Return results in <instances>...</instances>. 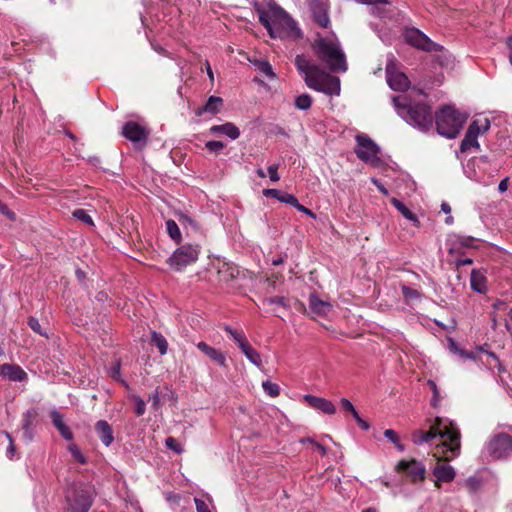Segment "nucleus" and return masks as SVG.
<instances>
[{
	"label": "nucleus",
	"instance_id": "1",
	"mask_svg": "<svg viewBox=\"0 0 512 512\" xmlns=\"http://www.w3.org/2000/svg\"><path fill=\"white\" fill-rule=\"evenodd\" d=\"M436 437H440L444 439V441L436 446L433 457L454 460L460 455L461 434L459 429L452 422L446 423L445 420L437 417L435 423L428 431L415 430L411 434V439L416 445L429 442Z\"/></svg>",
	"mask_w": 512,
	"mask_h": 512
},
{
	"label": "nucleus",
	"instance_id": "2",
	"mask_svg": "<svg viewBox=\"0 0 512 512\" xmlns=\"http://www.w3.org/2000/svg\"><path fill=\"white\" fill-rule=\"evenodd\" d=\"M295 66L300 73L304 74V81L309 88L329 96L340 94V79L337 76L325 73L307 56L297 55Z\"/></svg>",
	"mask_w": 512,
	"mask_h": 512
},
{
	"label": "nucleus",
	"instance_id": "3",
	"mask_svg": "<svg viewBox=\"0 0 512 512\" xmlns=\"http://www.w3.org/2000/svg\"><path fill=\"white\" fill-rule=\"evenodd\" d=\"M259 21L271 38L297 41L303 37L297 22L279 6H271L269 12L260 11Z\"/></svg>",
	"mask_w": 512,
	"mask_h": 512
},
{
	"label": "nucleus",
	"instance_id": "4",
	"mask_svg": "<svg viewBox=\"0 0 512 512\" xmlns=\"http://www.w3.org/2000/svg\"><path fill=\"white\" fill-rule=\"evenodd\" d=\"M394 106L398 115L408 124L422 132L428 131L433 125L431 108L422 102H414L410 94L393 96Z\"/></svg>",
	"mask_w": 512,
	"mask_h": 512
},
{
	"label": "nucleus",
	"instance_id": "5",
	"mask_svg": "<svg viewBox=\"0 0 512 512\" xmlns=\"http://www.w3.org/2000/svg\"><path fill=\"white\" fill-rule=\"evenodd\" d=\"M312 49L329 70L333 72L347 70L346 56L334 36L318 37L312 44Z\"/></svg>",
	"mask_w": 512,
	"mask_h": 512
},
{
	"label": "nucleus",
	"instance_id": "6",
	"mask_svg": "<svg viewBox=\"0 0 512 512\" xmlns=\"http://www.w3.org/2000/svg\"><path fill=\"white\" fill-rule=\"evenodd\" d=\"M466 120L467 114L449 105L443 106L435 114L437 132L449 139L455 138L459 134Z\"/></svg>",
	"mask_w": 512,
	"mask_h": 512
},
{
	"label": "nucleus",
	"instance_id": "7",
	"mask_svg": "<svg viewBox=\"0 0 512 512\" xmlns=\"http://www.w3.org/2000/svg\"><path fill=\"white\" fill-rule=\"evenodd\" d=\"M67 511L88 512L92 506L93 499L88 489L83 485H74L66 493Z\"/></svg>",
	"mask_w": 512,
	"mask_h": 512
},
{
	"label": "nucleus",
	"instance_id": "8",
	"mask_svg": "<svg viewBox=\"0 0 512 512\" xmlns=\"http://www.w3.org/2000/svg\"><path fill=\"white\" fill-rule=\"evenodd\" d=\"M199 254L200 247L198 245H182L173 252L168 258L167 263L172 269L182 271L187 266L195 263Z\"/></svg>",
	"mask_w": 512,
	"mask_h": 512
},
{
	"label": "nucleus",
	"instance_id": "9",
	"mask_svg": "<svg viewBox=\"0 0 512 512\" xmlns=\"http://www.w3.org/2000/svg\"><path fill=\"white\" fill-rule=\"evenodd\" d=\"M357 148L355 153L357 157L365 163H370L372 166H379L381 163L378 157L379 147L367 135L359 134L356 136Z\"/></svg>",
	"mask_w": 512,
	"mask_h": 512
},
{
	"label": "nucleus",
	"instance_id": "10",
	"mask_svg": "<svg viewBox=\"0 0 512 512\" xmlns=\"http://www.w3.org/2000/svg\"><path fill=\"white\" fill-rule=\"evenodd\" d=\"M486 450L494 460L508 457L512 451V436L503 432L493 435L486 443Z\"/></svg>",
	"mask_w": 512,
	"mask_h": 512
},
{
	"label": "nucleus",
	"instance_id": "11",
	"mask_svg": "<svg viewBox=\"0 0 512 512\" xmlns=\"http://www.w3.org/2000/svg\"><path fill=\"white\" fill-rule=\"evenodd\" d=\"M404 38L411 46L426 51L437 52L442 46L433 42L427 35L416 28H407L404 32Z\"/></svg>",
	"mask_w": 512,
	"mask_h": 512
},
{
	"label": "nucleus",
	"instance_id": "12",
	"mask_svg": "<svg viewBox=\"0 0 512 512\" xmlns=\"http://www.w3.org/2000/svg\"><path fill=\"white\" fill-rule=\"evenodd\" d=\"M122 135L131 141L136 148L142 149L147 144L149 131L137 122L128 121L122 127Z\"/></svg>",
	"mask_w": 512,
	"mask_h": 512
},
{
	"label": "nucleus",
	"instance_id": "13",
	"mask_svg": "<svg viewBox=\"0 0 512 512\" xmlns=\"http://www.w3.org/2000/svg\"><path fill=\"white\" fill-rule=\"evenodd\" d=\"M436 464L432 467V475L434 476V485L436 488H440L442 483H450L456 477L455 469L449 465L451 460H445L444 458L434 457Z\"/></svg>",
	"mask_w": 512,
	"mask_h": 512
},
{
	"label": "nucleus",
	"instance_id": "14",
	"mask_svg": "<svg viewBox=\"0 0 512 512\" xmlns=\"http://www.w3.org/2000/svg\"><path fill=\"white\" fill-rule=\"evenodd\" d=\"M395 469L398 472H406L412 482L423 481L426 477L425 466L415 459L400 460Z\"/></svg>",
	"mask_w": 512,
	"mask_h": 512
},
{
	"label": "nucleus",
	"instance_id": "15",
	"mask_svg": "<svg viewBox=\"0 0 512 512\" xmlns=\"http://www.w3.org/2000/svg\"><path fill=\"white\" fill-rule=\"evenodd\" d=\"M309 8L313 20L322 28H327L330 23L328 5L326 0H310Z\"/></svg>",
	"mask_w": 512,
	"mask_h": 512
},
{
	"label": "nucleus",
	"instance_id": "16",
	"mask_svg": "<svg viewBox=\"0 0 512 512\" xmlns=\"http://www.w3.org/2000/svg\"><path fill=\"white\" fill-rule=\"evenodd\" d=\"M386 78L389 87L394 91H405L409 88L408 77L402 72L394 71L391 63L386 66Z\"/></svg>",
	"mask_w": 512,
	"mask_h": 512
},
{
	"label": "nucleus",
	"instance_id": "17",
	"mask_svg": "<svg viewBox=\"0 0 512 512\" xmlns=\"http://www.w3.org/2000/svg\"><path fill=\"white\" fill-rule=\"evenodd\" d=\"M304 401L308 404L309 407L321 411L328 415H333L336 413L335 405L330 401L322 397H317L314 395H305Z\"/></svg>",
	"mask_w": 512,
	"mask_h": 512
},
{
	"label": "nucleus",
	"instance_id": "18",
	"mask_svg": "<svg viewBox=\"0 0 512 512\" xmlns=\"http://www.w3.org/2000/svg\"><path fill=\"white\" fill-rule=\"evenodd\" d=\"M38 417V411L35 408L28 409L22 414V430H23V438L30 442L33 439V424L36 418Z\"/></svg>",
	"mask_w": 512,
	"mask_h": 512
},
{
	"label": "nucleus",
	"instance_id": "19",
	"mask_svg": "<svg viewBox=\"0 0 512 512\" xmlns=\"http://www.w3.org/2000/svg\"><path fill=\"white\" fill-rule=\"evenodd\" d=\"M209 132L212 135H226L231 140H236L240 136L239 128L231 122H226L221 125H213L209 128Z\"/></svg>",
	"mask_w": 512,
	"mask_h": 512
},
{
	"label": "nucleus",
	"instance_id": "20",
	"mask_svg": "<svg viewBox=\"0 0 512 512\" xmlns=\"http://www.w3.org/2000/svg\"><path fill=\"white\" fill-rule=\"evenodd\" d=\"M0 375L11 381H23L27 378V373L19 366L13 364L0 365Z\"/></svg>",
	"mask_w": 512,
	"mask_h": 512
},
{
	"label": "nucleus",
	"instance_id": "21",
	"mask_svg": "<svg viewBox=\"0 0 512 512\" xmlns=\"http://www.w3.org/2000/svg\"><path fill=\"white\" fill-rule=\"evenodd\" d=\"M197 348L219 366L227 367L226 356L220 350L209 346L203 341L197 343Z\"/></svg>",
	"mask_w": 512,
	"mask_h": 512
},
{
	"label": "nucleus",
	"instance_id": "22",
	"mask_svg": "<svg viewBox=\"0 0 512 512\" xmlns=\"http://www.w3.org/2000/svg\"><path fill=\"white\" fill-rule=\"evenodd\" d=\"M309 308L312 313L324 316L331 310L332 305L320 299L316 293H311L309 296Z\"/></svg>",
	"mask_w": 512,
	"mask_h": 512
},
{
	"label": "nucleus",
	"instance_id": "23",
	"mask_svg": "<svg viewBox=\"0 0 512 512\" xmlns=\"http://www.w3.org/2000/svg\"><path fill=\"white\" fill-rule=\"evenodd\" d=\"M223 106V99L218 96H210L207 100V102L202 106L199 107L195 114L197 116H201L205 113H209L211 115H216L220 112L221 108Z\"/></svg>",
	"mask_w": 512,
	"mask_h": 512
},
{
	"label": "nucleus",
	"instance_id": "24",
	"mask_svg": "<svg viewBox=\"0 0 512 512\" xmlns=\"http://www.w3.org/2000/svg\"><path fill=\"white\" fill-rule=\"evenodd\" d=\"M95 430L105 446H110L114 441L113 430L111 425L105 420H99L95 424Z\"/></svg>",
	"mask_w": 512,
	"mask_h": 512
},
{
	"label": "nucleus",
	"instance_id": "25",
	"mask_svg": "<svg viewBox=\"0 0 512 512\" xmlns=\"http://www.w3.org/2000/svg\"><path fill=\"white\" fill-rule=\"evenodd\" d=\"M471 289L478 293H486L487 291V278L485 274L479 269H473L470 276Z\"/></svg>",
	"mask_w": 512,
	"mask_h": 512
},
{
	"label": "nucleus",
	"instance_id": "26",
	"mask_svg": "<svg viewBox=\"0 0 512 512\" xmlns=\"http://www.w3.org/2000/svg\"><path fill=\"white\" fill-rule=\"evenodd\" d=\"M490 129V120L488 118H483V119H476V120H473L468 129H467V132H472V134L478 138V136L481 134V133H484L486 131H488Z\"/></svg>",
	"mask_w": 512,
	"mask_h": 512
},
{
	"label": "nucleus",
	"instance_id": "27",
	"mask_svg": "<svg viewBox=\"0 0 512 512\" xmlns=\"http://www.w3.org/2000/svg\"><path fill=\"white\" fill-rule=\"evenodd\" d=\"M471 148L480 149V144L478 142V138L475 137L472 132L466 131V134L460 144V150L461 152H467Z\"/></svg>",
	"mask_w": 512,
	"mask_h": 512
},
{
	"label": "nucleus",
	"instance_id": "28",
	"mask_svg": "<svg viewBox=\"0 0 512 512\" xmlns=\"http://www.w3.org/2000/svg\"><path fill=\"white\" fill-rule=\"evenodd\" d=\"M151 342L158 348V351L161 355H165L168 350V342L165 337L156 331H152L151 333Z\"/></svg>",
	"mask_w": 512,
	"mask_h": 512
},
{
	"label": "nucleus",
	"instance_id": "29",
	"mask_svg": "<svg viewBox=\"0 0 512 512\" xmlns=\"http://www.w3.org/2000/svg\"><path fill=\"white\" fill-rule=\"evenodd\" d=\"M241 351L244 353V355L248 358V360L253 363L257 367H261L262 360L261 355L251 346L250 343H248L246 346H244Z\"/></svg>",
	"mask_w": 512,
	"mask_h": 512
},
{
	"label": "nucleus",
	"instance_id": "30",
	"mask_svg": "<svg viewBox=\"0 0 512 512\" xmlns=\"http://www.w3.org/2000/svg\"><path fill=\"white\" fill-rule=\"evenodd\" d=\"M225 331L230 334L233 340L237 343L240 349L246 346L249 342L246 338V335L242 331L235 330L230 326L224 327Z\"/></svg>",
	"mask_w": 512,
	"mask_h": 512
},
{
	"label": "nucleus",
	"instance_id": "31",
	"mask_svg": "<svg viewBox=\"0 0 512 512\" xmlns=\"http://www.w3.org/2000/svg\"><path fill=\"white\" fill-rule=\"evenodd\" d=\"M72 217L82 222L83 224H94L92 217L89 214V211L83 208H77L72 211Z\"/></svg>",
	"mask_w": 512,
	"mask_h": 512
},
{
	"label": "nucleus",
	"instance_id": "32",
	"mask_svg": "<svg viewBox=\"0 0 512 512\" xmlns=\"http://www.w3.org/2000/svg\"><path fill=\"white\" fill-rule=\"evenodd\" d=\"M401 292L406 302L418 300L421 298V293L414 288L401 284Z\"/></svg>",
	"mask_w": 512,
	"mask_h": 512
},
{
	"label": "nucleus",
	"instance_id": "33",
	"mask_svg": "<svg viewBox=\"0 0 512 512\" xmlns=\"http://www.w3.org/2000/svg\"><path fill=\"white\" fill-rule=\"evenodd\" d=\"M391 202L406 220L416 221L415 215L400 200L393 198Z\"/></svg>",
	"mask_w": 512,
	"mask_h": 512
},
{
	"label": "nucleus",
	"instance_id": "34",
	"mask_svg": "<svg viewBox=\"0 0 512 512\" xmlns=\"http://www.w3.org/2000/svg\"><path fill=\"white\" fill-rule=\"evenodd\" d=\"M312 105V98L309 94H301L295 99V107L299 110H308Z\"/></svg>",
	"mask_w": 512,
	"mask_h": 512
},
{
	"label": "nucleus",
	"instance_id": "35",
	"mask_svg": "<svg viewBox=\"0 0 512 512\" xmlns=\"http://www.w3.org/2000/svg\"><path fill=\"white\" fill-rule=\"evenodd\" d=\"M482 486V481L476 476H471L465 480V487L470 493H476Z\"/></svg>",
	"mask_w": 512,
	"mask_h": 512
},
{
	"label": "nucleus",
	"instance_id": "36",
	"mask_svg": "<svg viewBox=\"0 0 512 512\" xmlns=\"http://www.w3.org/2000/svg\"><path fill=\"white\" fill-rule=\"evenodd\" d=\"M262 388L265 391L266 394H268L271 397H277L280 394V387L278 384L273 383L271 381H264L262 383Z\"/></svg>",
	"mask_w": 512,
	"mask_h": 512
},
{
	"label": "nucleus",
	"instance_id": "37",
	"mask_svg": "<svg viewBox=\"0 0 512 512\" xmlns=\"http://www.w3.org/2000/svg\"><path fill=\"white\" fill-rule=\"evenodd\" d=\"M28 325L29 327L37 334L41 335V336H44V337H48V333L46 331V329H43L39 320L35 317H30L28 319Z\"/></svg>",
	"mask_w": 512,
	"mask_h": 512
},
{
	"label": "nucleus",
	"instance_id": "38",
	"mask_svg": "<svg viewBox=\"0 0 512 512\" xmlns=\"http://www.w3.org/2000/svg\"><path fill=\"white\" fill-rule=\"evenodd\" d=\"M458 243L463 247L468 248H476V242H479L480 239L472 237V236H457Z\"/></svg>",
	"mask_w": 512,
	"mask_h": 512
},
{
	"label": "nucleus",
	"instance_id": "39",
	"mask_svg": "<svg viewBox=\"0 0 512 512\" xmlns=\"http://www.w3.org/2000/svg\"><path fill=\"white\" fill-rule=\"evenodd\" d=\"M225 147L222 141L210 140L205 143V148L209 152L219 153Z\"/></svg>",
	"mask_w": 512,
	"mask_h": 512
},
{
	"label": "nucleus",
	"instance_id": "40",
	"mask_svg": "<svg viewBox=\"0 0 512 512\" xmlns=\"http://www.w3.org/2000/svg\"><path fill=\"white\" fill-rule=\"evenodd\" d=\"M264 302L268 305L276 304V305L282 306L284 308H287L289 306L288 300L283 296L269 297V298L265 299Z\"/></svg>",
	"mask_w": 512,
	"mask_h": 512
},
{
	"label": "nucleus",
	"instance_id": "41",
	"mask_svg": "<svg viewBox=\"0 0 512 512\" xmlns=\"http://www.w3.org/2000/svg\"><path fill=\"white\" fill-rule=\"evenodd\" d=\"M133 401L135 402V412L137 416H141L145 413L146 404L142 398L139 396H133Z\"/></svg>",
	"mask_w": 512,
	"mask_h": 512
},
{
	"label": "nucleus",
	"instance_id": "42",
	"mask_svg": "<svg viewBox=\"0 0 512 512\" xmlns=\"http://www.w3.org/2000/svg\"><path fill=\"white\" fill-rule=\"evenodd\" d=\"M259 70L270 79H274L276 77L275 73L273 72L271 64L267 61H262L259 64Z\"/></svg>",
	"mask_w": 512,
	"mask_h": 512
},
{
	"label": "nucleus",
	"instance_id": "43",
	"mask_svg": "<svg viewBox=\"0 0 512 512\" xmlns=\"http://www.w3.org/2000/svg\"><path fill=\"white\" fill-rule=\"evenodd\" d=\"M50 417H51L52 423L56 427V429L58 427H60V425L65 423L63 415L56 409H54L50 412Z\"/></svg>",
	"mask_w": 512,
	"mask_h": 512
},
{
	"label": "nucleus",
	"instance_id": "44",
	"mask_svg": "<svg viewBox=\"0 0 512 512\" xmlns=\"http://www.w3.org/2000/svg\"><path fill=\"white\" fill-rule=\"evenodd\" d=\"M169 236L179 244L181 242V232L179 226H167Z\"/></svg>",
	"mask_w": 512,
	"mask_h": 512
},
{
	"label": "nucleus",
	"instance_id": "45",
	"mask_svg": "<svg viewBox=\"0 0 512 512\" xmlns=\"http://www.w3.org/2000/svg\"><path fill=\"white\" fill-rule=\"evenodd\" d=\"M165 444H166V446H167L169 449H171V450L175 451L176 453H179V454H180V453L183 451V449L181 448V445H180V444L178 443V441H177L175 438H173V437H168V438H166V440H165Z\"/></svg>",
	"mask_w": 512,
	"mask_h": 512
},
{
	"label": "nucleus",
	"instance_id": "46",
	"mask_svg": "<svg viewBox=\"0 0 512 512\" xmlns=\"http://www.w3.org/2000/svg\"><path fill=\"white\" fill-rule=\"evenodd\" d=\"M278 168H279L278 164H271L267 168L270 180L272 182H277V181L280 180V175L278 173Z\"/></svg>",
	"mask_w": 512,
	"mask_h": 512
},
{
	"label": "nucleus",
	"instance_id": "47",
	"mask_svg": "<svg viewBox=\"0 0 512 512\" xmlns=\"http://www.w3.org/2000/svg\"><path fill=\"white\" fill-rule=\"evenodd\" d=\"M57 430L65 440L70 441L73 439V433L65 423L60 425V427H58Z\"/></svg>",
	"mask_w": 512,
	"mask_h": 512
},
{
	"label": "nucleus",
	"instance_id": "48",
	"mask_svg": "<svg viewBox=\"0 0 512 512\" xmlns=\"http://www.w3.org/2000/svg\"><path fill=\"white\" fill-rule=\"evenodd\" d=\"M279 201H280V202H282V203L289 204V205H291V206H293V207H294L295 205H298V200H297V198H296L294 195H292V194H290V193H287V192H284V193H283V195H282V197L280 198V200H279Z\"/></svg>",
	"mask_w": 512,
	"mask_h": 512
},
{
	"label": "nucleus",
	"instance_id": "49",
	"mask_svg": "<svg viewBox=\"0 0 512 512\" xmlns=\"http://www.w3.org/2000/svg\"><path fill=\"white\" fill-rule=\"evenodd\" d=\"M0 213L5 215L7 217V219L9 221H15L16 220V215L13 211H11L7 205H5L4 203H2L0 201Z\"/></svg>",
	"mask_w": 512,
	"mask_h": 512
},
{
	"label": "nucleus",
	"instance_id": "50",
	"mask_svg": "<svg viewBox=\"0 0 512 512\" xmlns=\"http://www.w3.org/2000/svg\"><path fill=\"white\" fill-rule=\"evenodd\" d=\"M69 450L73 456V458H75L77 461H79L80 463L84 464L86 462L85 460V457L82 455V453L80 452V450L77 448V446L75 445H71L69 447Z\"/></svg>",
	"mask_w": 512,
	"mask_h": 512
},
{
	"label": "nucleus",
	"instance_id": "51",
	"mask_svg": "<svg viewBox=\"0 0 512 512\" xmlns=\"http://www.w3.org/2000/svg\"><path fill=\"white\" fill-rule=\"evenodd\" d=\"M353 418L355 419V421L357 422V424L360 426L361 429L367 431L370 429V424L365 421L364 419H362L359 415V413L356 411L352 414Z\"/></svg>",
	"mask_w": 512,
	"mask_h": 512
},
{
	"label": "nucleus",
	"instance_id": "52",
	"mask_svg": "<svg viewBox=\"0 0 512 512\" xmlns=\"http://www.w3.org/2000/svg\"><path fill=\"white\" fill-rule=\"evenodd\" d=\"M340 404L342 406V409L346 412H349L351 413V415L356 412L357 410L355 409L354 405L346 398H342L340 400Z\"/></svg>",
	"mask_w": 512,
	"mask_h": 512
},
{
	"label": "nucleus",
	"instance_id": "53",
	"mask_svg": "<svg viewBox=\"0 0 512 512\" xmlns=\"http://www.w3.org/2000/svg\"><path fill=\"white\" fill-rule=\"evenodd\" d=\"M284 192L278 190V189H265L263 191V194L266 196V197H272V198H275L277 200H280V198L282 197Z\"/></svg>",
	"mask_w": 512,
	"mask_h": 512
},
{
	"label": "nucleus",
	"instance_id": "54",
	"mask_svg": "<svg viewBox=\"0 0 512 512\" xmlns=\"http://www.w3.org/2000/svg\"><path fill=\"white\" fill-rule=\"evenodd\" d=\"M194 501H195L197 512H211L208 507V504L205 501L198 499V498H195Z\"/></svg>",
	"mask_w": 512,
	"mask_h": 512
},
{
	"label": "nucleus",
	"instance_id": "55",
	"mask_svg": "<svg viewBox=\"0 0 512 512\" xmlns=\"http://www.w3.org/2000/svg\"><path fill=\"white\" fill-rule=\"evenodd\" d=\"M384 436L389 439L391 442L395 443L399 440V436L398 434L392 430V429H387L384 431Z\"/></svg>",
	"mask_w": 512,
	"mask_h": 512
},
{
	"label": "nucleus",
	"instance_id": "56",
	"mask_svg": "<svg viewBox=\"0 0 512 512\" xmlns=\"http://www.w3.org/2000/svg\"><path fill=\"white\" fill-rule=\"evenodd\" d=\"M148 401L152 403V406L157 408L160 403V396L158 390H155V392L151 395H149Z\"/></svg>",
	"mask_w": 512,
	"mask_h": 512
},
{
	"label": "nucleus",
	"instance_id": "57",
	"mask_svg": "<svg viewBox=\"0 0 512 512\" xmlns=\"http://www.w3.org/2000/svg\"><path fill=\"white\" fill-rule=\"evenodd\" d=\"M357 3L360 4H366V5H373V4H389L388 0H354Z\"/></svg>",
	"mask_w": 512,
	"mask_h": 512
},
{
	"label": "nucleus",
	"instance_id": "58",
	"mask_svg": "<svg viewBox=\"0 0 512 512\" xmlns=\"http://www.w3.org/2000/svg\"><path fill=\"white\" fill-rule=\"evenodd\" d=\"M234 272H237V270L229 265H223L219 271V273L223 275H234Z\"/></svg>",
	"mask_w": 512,
	"mask_h": 512
},
{
	"label": "nucleus",
	"instance_id": "59",
	"mask_svg": "<svg viewBox=\"0 0 512 512\" xmlns=\"http://www.w3.org/2000/svg\"><path fill=\"white\" fill-rule=\"evenodd\" d=\"M506 45L508 49V60L512 66V35L507 38Z\"/></svg>",
	"mask_w": 512,
	"mask_h": 512
},
{
	"label": "nucleus",
	"instance_id": "60",
	"mask_svg": "<svg viewBox=\"0 0 512 512\" xmlns=\"http://www.w3.org/2000/svg\"><path fill=\"white\" fill-rule=\"evenodd\" d=\"M508 181H509L508 177H506V178H504V179H502L500 181V183L498 185L499 192L504 193V192L507 191V189H508Z\"/></svg>",
	"mask_w": 512,
	"mask_h": 512
},
{
	"label": "nucleus",
	"instance_id": "61",
	"mask_svg": "<svg viewBox=\"0 0 512 512\" xmlns=\"http://www.w3.org/2000/svg\"><path fill=\"white\" fill-rule=\"evenodd\" d=\"M473 263V260L471 258H458L456 260V266L461 267L465 265H470Z\"/></svg>",
	"mask_w": 512,
	"mask_h": 512
},
{
	"label": "nucleus",
	"instance_id": "62",
	"mask_svg": "<svg viewBox=\"0 0 512 512\" xmlns=\"http://www.w3.org/2000/svg\"><path fill=\"white\" fill-rule=\"evenodd\" d=\"M120 376V363L117 362L112 368H111V377L114 379H117Z\"/></svg>",
	"mask_w": 512,
	"mask_h": 512
},
{
	"label": "nucleus",
	"instance_id": "63",
	"mask_svg": "<svg viewBox=\"0 0 512 512\" xmlns=\"http://www.w3.org/2000/svg\"><path fill=\"white\" fill-rule=\"evenodd\" d=\"M508 316H509V320H506L505 326H506V329L508 330V332L512 336V308L510 309Z\"/></svg>",
	"mask_w": 512,
	"mask_h": 512
},
{
	"label": "nucleus",
	"instance_id": "64",
	"mask_svg": "<svg viewBox=\"0 0 512 512\" xmlns=\"http://www.w3.org/2000/svg\"><path fill=\"white\" fill-rule=\"evenodd\" d=\"M459 354L461 358L463 359H474L475 356L472 352L466 351V350H459Z\"/></svg>",
	"mask_w": 512,
	"mask_h": 512
}]
</instances>
